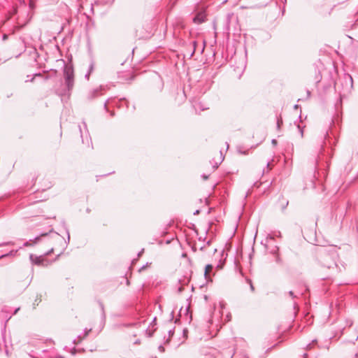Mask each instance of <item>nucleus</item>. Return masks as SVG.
<instances>
[{
  "label": "nucleus",
  "instance_id": "nucleus-1",
  "mask_svg": "<svg viewBox=\"0 0 358 358\" xmlns=\"http://www.w3.org/2000/svg\"><path fill=\"white\" fill-rule=\"evenodd\" d=\"M338 257V252L335 248L327 250L322 248L318 252V261L323 268H326L329 271V275L326 278H329L330 275L336 274L340 271L336 259Z\"/></svg>",
  "mask_w": 358,
  "mask_h": 358
},
{
  "label": "nucleus",
  "instance_id": "nucleus-2",
  "mask_svg": "<svg viewBox=\"0 0 358 358\" xmlns=\"http://www.w3.org/2000/svg\"><path fill=\"white\" fill-rule=\"evenodd\" d=\"M64 86L57 90L60 96H69L74 87V74L71 66H65L64 70Z\"/></svg>",
  "mask_w": 358,
  "mask_h": 358
},
{
  "label": "nucleus",
  "instance_id": "nucleus-3",
  "mask_svg": "<svg viewBox=\"0 0 358 358\" xmlns=\"http://www.w3.org/2000/svg\"><path fill=\"white\" fill-rule=\"evenodd\" d=\"M29 259L32 264L38 266H48L50 264V262L44 256H36L33 254L29 255Z\"/></svg>",
  "mask_w": 358,
  "mask_h": 358
},
{
  "label": "nucleus",
  "instance_id": "nucleus-4",
  "mask_svg": "<svg viewBox=\"0 0 358 358\" xmlns=\"http://www.w3.org/2000/svg\"><path fill=\"white\" fill-rule=\"evenodd\" d=\"M104 90V87L103 86H100L99 87L95 88L92 90H91L88 95L87 98L89 99H94L100 95H101V92Z\"/></svg>",
  "mask_w": 358,
  "mask_h": 358
},
{
  "label": "nucleus",
  "instance_id": "nucleus-5",
  "mask_svg": "<svg viewBox=\"0 0 358 358\" xmlns=\"http://www.w3.org/2000/svg\"><path fill=\"white\" fill-rule=\"evenodd\" d=\"M48 236V234H41L39 236H37L34 238V240L33 241V243H31V242L32 241V240H29V241H26L24 244H23V246L24 247H29V246H31L33 245L34 244H36L38 243V241L42 238V237H46Z\"/></svg>",
  "mask_w": 358,
  "mask_h": 358
},
{
  "label": "nucleus",
  "instance_id": "nucleus-6",
  "mask_svg": "<svg viewBox=\"0 0 358 358\" xmlns=\"http://www.w3.org/2000/svg\"><path fill=\"white\" fill-rule=\"evenodd\" d=\"M204 15L203 14H198L196 15L194 18H193V21L195 23H198V24H200V23H202L203 22H204Z\"/></svg>",
  "mask_w": 358,
  "mask_h": 358
},
{
  "label": "nucleus",
  "instance_id": "nucleus-7",
  "mask_svg": "<svg viewBox=\"0 0 358 358\" xmlns=\"http://www.w3.org/2000/svg\"><path fill=\"white\" fill-rule=\"evenodd\" d=\"M94 64L93 62H91V63L89 65L88 71L85 74V77L88 80L90 78V76L91 73L94 71Z\"/></svg>",
  "mask_w": 358,
  "mask_h": 358
},
{
  "label": "nucleus",
  "instance_id": "nucleus-8",
  "mask_svg": "<svg viewBox=\"0 0 358 358\" xmlns=\"http://www.w3.org/2000/svg\"><path fill=\"white\" fill-rule=\"evenodd\" d=\"M233 17H234V13H228L226 16V24H227V29H229V22Z\"/></svg>",
  "mask_w": 358,
  "mask_h": 358
},
{
  "label": "nucleus",
  "instance_id": "nucleus-9",
  "mask_svg": "<svg viewBox=\"0 0 358 358\" xmlns=\"http://www.w3.org/2000/svg\"><path fill=\"white\" fill-rule=\"evenodd\" d=\"M213 269V266L211 264H207L205 267V275L206 276L208 273H210Z\"/></svg>",
  "mask_w": 358,
  "mask_h": 358
},
{
  "label": "nucleus",
  "instance_id": "nucleus-10",
  "mask_svg": "<svg viewBox=\"0 0 358 358\" xmlns=\"http://www.w3.org/2000/svg\"><path fill=\"white\" fill-rule=\"evenodd\" d=\"M223 159H224V157L222 156V152H220V162H217V163H215V165H213V169H216L218 167V165L222 162Z\"/></svg>",
  "mask_w": 358,
  "mask_h": 358
},
{
  "label": "nucleus",
  "instance_id": "nucleus-11",
  "mask_svg": "<svg viewBox=\"0 0 358 358\" xmlns=\"http://www.w3.org/2000/svg\"><path fill=\"white\" fill-rule=\"evenodd\" d=\"M17 252V251H14V250H11L9 253L8 254H5V255H2L0 256V259L3 258V257H8V256H10V255H15V253Z\"/></svg>",
  "mask_w": 358,
  "mask_h": 358
},
{
  "label": "nucleus",
  "instance_id": "nucleus-12",
  "mask_svg": "<svg viewBox=\"0 0 358 358\" xmlns=\"http://www.w3.org/2000/svg\"><path fill=\"white\" fill-rule=\"evenodd\" d=\"M248 283L250 285V287L252 292L255 291V287L252 285V280L250 279H246Z\"/></svg>",
  "mask_w": 358,
  "mask_h": 358
},
{
  "label": "nucleus",
  "instance_id": "nucleus-13",
  "mask_svg": "<svg viewBox=\"0 0 358 358\" xmlns=\"http://www.w3.org/2000/svg\"><path fill=\"white\" fill-rule=\"evenodd\" d=\"M90 331H91V329H85L84 330V335H83V338L86 337V336L89 334V333H90Z\"/></svg>",
  "mask_w": 358,
  "mask_h": 358
},
{
  "label": "nucleus",
  "instance_id": "nucleus-14",
  "mask_svg": "<svg viewBox=\"0 0 358 358\" xmlns=\"http://www.w3.org/2000/svg\"><path fill=\"white\" fill-rule=\"evenodd\" d=\"M192 44H193V46H194V50H193V51H192V54H191V56H192V55H194V52H195V48H196V41H194L192 42Z\"/></svg>",
  "mask_w": 358,
  "mask_h": 358
},
{
  "label": "nucleus",
  "instance_id": "nucleus-15",
  "mask_svg": "<svg viewBox=\"0 0 358 358\" xmlns=\"http://www.w3.org/2000/svg\"><path fill=\"white\" fill-rule=\"evenodd\" d=\"M298 129H299V132L301 133V136H303V129L299 125H298Z\"/></svg>",
  "mask_w": 358,
  "mask_h": 358
},
{
  "label": "nucleus",
  "instance_id": "nucleus-16",
  "mask_svg": "<svg viewBox=\"0 0 358 358\" xmlns=\"http://www.w3.org/2000/svg\"><path fill=\"white\" fill-rule=\"evenodd\" d=\"M289 295L290 296H292V298H294V297H295V296H294V292H293L292 291H289Z\"/></svg>",
  "mask_w": 358,
  "mask_h": 358
},
{
  "label": "nucleus",
  "instance_id": "nucleus-17",
  "mask_svg": "<svg viewBox=\"0 0 358 358\" xmlns=\"http://www.w3.org/2000/svg\"><path fill=\"white\" fill-rule=\"evenodd\" d=\"M281 123H282V120H278V122H277L278 127H280Z\"/></svg>",
  "mask_w": 358,
  "mask_h": 358
},
{
  "label": "nucleus",
  "instance_id": "nucleus-18",
  "mask_svg": "<svg viewBox=\"0 0 358 358\" xmlns=\"http://www.w3.org/2000/svg\"><path fill=\"white\" fill-rule=\"evenodd\" d=\"M144 252V249H142L138 254V256L140 257Z\"/></svg>",
  "mask_w": 358,
  "mask_h": 358
},
{
  "label": "nucleus",
  "instance_id": "nucleus-19",
  "mask_svg": "<svg viewBox=\"0 0 358 358\" xmlns=\"http://www.w3.org/2000/svg\"><path fill=\"white\" fill-rule=\"evenodd\" d=\"M107 104H108V101L105 102L104 103V108L108 110V107H107Z\"/></svg>",
  "mask_w": 358,
  "mask_h": 358
},
{
  "label": "nucleus",
  "instance_id": "nucleus-20",
  "mask_svg": "<svg viewBox=\"0 0 358 358\" xmlns=\"http://www.w3.org/2000/svg\"><path fill=\"white\" fill-rule=\"evenodd\" d=\"M202 178L204 179V180H207L208 178V176H206V175H203L202 176Z\"/></svg>",
  "mask_w": 358,
  "mask_h": 358
},
{
  "label": "nucleus",
  "instance_id": "nucleus-21",
  "mask_svg": "<svg viewBox=\"0 0 358 358\" xmlns=\"http://www.w3.org/2000/svg\"><path fill=\"white\" fill-rule=\"evenodd\" d=\"M8 244H10V243H2V244H0V246L5 245H8Z\"/></svg>",
  "mask_w": 358,
  "mask_h": 358
},
{
  "label": "nucleus",
  "instance_id": "nucleus-22",
  "mask_svg": "<svg viewBox=\"0 0 358 358\" xmlns=\"http://www.w3.org/2000/svg\"><path fill=\"white\" fill-rule=\"evenodd\" d=\"M307 348L310 350L311 348V344H308Z\"/></svg>",
  "mask_w": 358,
  "mask_h": 358
},
{
  "label": "nucleus",
  "instance_id": "nucleus-23",
  "mask_svg": "<svg viewBox=\"0 0 358 358\" xmlns=\"http://www.w3.org/2000/svg\"><path fill=\"white\" fill-rule=\"evenodd\" d=\"M169 334H173V332L171 330H169Z\"/></svg>",
  "mask_w": 358,
  "mask_h": 358
},
{
  "label": "nucleus",
  "instance_id": "nucleus-24",
  "mask_svg": "<svg viewBox=\"0 0 358 358\" xmlns=\"http://www.w3.org/2000/svg\"><path fill=\"white\" fill-rule=\"evenodd\" d=\"M53 250V248H51L50 251L47 252L46 255H48L50 252H52Z\"/></svg>",
  "mask_w": 358,
  "mask_h": 358
},
{
  "label": "nucleus",
  "instance_id": "nucleus-25",
  "mask_svg": "<svg viewBox=\"0 0 358 358\" xmlns=\"http://www.w3.org/2000/svg\"><path fill=\"white\" fill-rule=\"evenodd\" d=\"M110 115H111V116H113V115H114V113H113V112H111V113H110Z\"/></svg>",
  "mask_w": 358,
  "mask_h": 358
},
{
  "label": "nucleus",
  "instance_id": "nucleus-26",
  "mask_svg": "<svg viewBox=\"0 0 358 358\" xmlns=\"http://www.w3.org/2000/svg\"><path fill=\"white\" fill-rule=\"evenodd\" d=\"M272 143H276V141H275V140H273V141H272Z\"/></svg>",
  "mask_w": 358,
  "mask_h": 358
},
{
  "label": "nucleus",
  "instance_id": "nucleus-27",
  "mask_svg": "<svg viewBox=\"0 0 358 358\" xmlns=\"http://www.w3.org/2000/svg\"><path fill=\"white\" fill-rule=\"evenodd\" d=\"M269 165H270V163H269V162H267V164H266L267 167H268V166H269Z\"/></svg>",
  "mask_w": 358,
  "mask_h": 358
},
{
  "label": "nucleus",
  "instance_id": "nucleus-28",
  "mask_svg": "<svg viewBox=\"0 0 358 358\" xmlns=\"http://www.w3.org/2000/svg\"><path fill=\"white\" fill-rule=\"evenodd\" d=\"M19 310V308H17L15 310V313H16L17 312V310Z\"/></svg>",
  "mask_w": 358,
  "mask_h": 358
},
{
  "label": "nucleus",
  "instance_id": "nucleus-29",
  "mask_svg": "<svg viewBox=\"0 0 358 358\" xmlns=\"http://www.w3.org/2000/svg\"><path fill=\"white\" fill-rule=\"evenodd\" d=\"M294 108H298V105H295V106H294Z\"/></svg>",
  "mask_w": 358,
  "mask_h": 358
},
{
  "label": "nucleus",
  "instance_id": "nucleus-30",
  "mask_svg": "<svg viewBox=\"0 0 358 358\" xmlns=\"http://www.w3.org/2000/svg\"><path fill=\"white\" fill-rule=\"evenodd\" d=\"M308 96H310V92L309 91H308Z\"/></svg>",
  "mask_w": 358,
  "mask_h": 358
},
{
  "label": "nucleus",
  "instance_id": "nucleus-31",
  "mask_svg": "<svg viewBox=\"0 0 358 358\" xmlns=\"http://www.w3.org/2000/svg\"><path fill=\"white\" fill-rule=\"evenodd\" d=\"M199 213V210H196L194 214Z\"/></svg>",
  "mask_w": 358,
  "mask_h": 358
},
{
  "label": "nucleus",
  "instance_id": "nucleus-32",
  "mask_svg": "<svg viewBox=\"0 0 358 358\" xmlns=\"http://www.w3.org/2000/svg\"><path fill=\"white\" fill-rule=\"evenodd\" d=\"M288 205V201L286 202L285 206Z\"/></svg>",
  "mask_w": 358,
  "mask_h": 358
},
{
  "label": "nucleus",
  "instance_id": "nucleus-33",
  "mask_svg": "<svg viewBox=\"0 0 358 358\" xmlns=\"http://www.w3.org/2000/svg\"><path fill=\"white\" fill-rule=\"evenodd\" d=\"M315 342H317V341H316V340H313V343H315Z\"/></svg>",
  "mask_w": 358,
  "mask_h": 358
},
{
  "label": "nucleus",
  "instance_id": "nucleus-34",
  "mask_svg": "<svg viewBox=\"0 0 358 358\" xmlns=\"http://www.w3.org/2000/svg\"><path fill=\"white\" fill-rule=\"evenodd\" d=\"M355 355H356V357H358V353H357Z\"/></svg>",
  "mask_w": 358,
  "mask_h": 358
},
{
  "label": "nucleus",
  "instance_id": "nucleus-35",
  "mask_svg": "<svg viewBox=\"0 0 358 358\" xmlns=\"http://www.w3.org/2000/svg\"><path fill=\"white\" fill-rule=\"evenodd\" d=\"M34 358H37V357H34Z\"/></svg>",
  "mask_w": 358,
  "mask_h": 358
}]
</instances>
